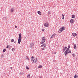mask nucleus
<instances>
[{
    "mask_svg": "<svg viewBox=\"0 0 78 78\" xmlns=\"http://www.w3.org/2000/svg\"><path fill=\"white\" fill-rule=\"evenodd\" d=\"M45 41H46L45 37H44L42 38L41 41L40 43L41 44H43L41 45V47H46V44L44 43V42H45Z\"/></svg>",
    "mask_w": 78,
    "mask_h": 78,
    "instance_id": "nucleus-1",
    "label": "nucleus"
},
{
    "mask_svg": "<svg viewBox=\"0 0 78 78\" xmlns=\"http://www.w3.org/2000/svg\"><path fill=\"white\" fill-rule=\"evenodd\" d=\"M64 30H65V27H62V28H61L59 30L58 33H61L62 31H64Z\"/></svg>",
    "mask_w": 78,
    "mask_h": 78,
    "instance_id": "nucleus-2",
    "label": "nucleus"
},
{
    "mask_svg": "<svg viewBox=\"0 0 78 78\" xmlns=\"http://www.w3.org/2000/svg\"><path fill=\"white\" fill-rule=\"evenodd\" d=\"M20 42H21V34H20L18 38V44H20Z\"/></svg>",
    "mask_w": 78,
    "mask_h": 78,
    "instance_id": "nucleus-3",
    "label": "nucleus"
},
{
    "mask_svg": "<svg viewBox=\"0 0 78 78\" xmlns=\"http://www.w3.org/2000/svg\"><path fill=\"white\" fill-rule=\"evenodd\" d=\"M34 44L33 43H31L30 44V47L31 48H34Z\"/></svg>",
    "mask_w": 78,
    "mask_h": 78,
    "instance_id": "nucleus-4",
    "label": "nucleus"
},
{
    "mask_svg": "<svg viewBox=\"0 0 78 78\" xmlns=\"http://www.w3.org/2000/svg\"><path fill=\"white\" fill-rule=\"evenodd\" d=\"M49 23H45L44 25V27H49Z\"/></svg>",
    "mask_w": 78,
    "mask_h": 78,
    "instance_id": "nucleus-5",
    "label": "nucleus"
},
{
    "mask_svg": "<svg viewBox=\"0 0 78 78\" xmlns=\"http://www.w3.org/2000/svg\"><path fill=\"white\" fill-rule=\"evenodd\" d=\"M31 61H32V63H34V59H33L34 58V57L33 56H32V57H31Z\"/></svg>",
    "mask_w": 78,
    "mask_h": 78,
    "instance_id": "nucleus-6",
    "label": "nucleus"
},
{
    "mask_svg": "<svg viewBox=\"0 0 78 78\" xmlns=\"http://www.w3.org/2000/svg\"><path fill=\"white\" fill-rule=\"evenodd\" d=\"M14 11V8H12L10 10L11 12H13Z\"/></svg>",
    "mask_w": 78,
    "mask_h": 78,
    "instance_id": "nucleus-7",
    "label": "nucleus"
},
{
    "mask_svg": "<svg viewBox=\"0 0 78 78\" xmlns=\"http://www.w3.org/2000/svg\"><path fill=\"white\" fill-rule=\"evenodd\" d=\"M65 55L66 56L67 55V54H68V51H66L64 52Z\"/></svg>",
    "mask_w": 78,
    "mask_h": 78,
    "instance_id": "nucleus-8",
    "label": "nucleus"
},
{
    "mask_svg": "<svg viewBox=\"0 0 78 78\" xmlns=\"http://www.w3.org/2000/svg\"><path fill=\"white\" fill-rule=\"evenodd\" d=\"M70 22L71 23H73L74 22V20L73 19H72L70 20Z\"/></svg>",
    "mask_w": 78,
    "mask_h": 78,
    "instance_id": "nucleus-9",
    "label": "nucleus"
},
{
    "mask_svg": "<svg viewBox=\"0 0 78 78\" xmlns=\"http://www.w3.org/2000/svg\"><path fill=\"white\" fill-rule=\"evenodd\" d=\"M72 35L73 36L75 37L76 36V35H77V34H76V33H73L72 34Z\"/></svg>",
    "mask_w": 78,
    "mask_h": 78,
    "instance_id": "nucleus-10",
    "label": "nucleus"
},
{
    "mask_svg": "<svg viewBox=\"0 0 78 78\" xmlns=\"http://www.w3.org/2000/svg\"><path fill=\"white\" fill-rule=\"evenodd\" d=\"M25 60H28V61L29 60V58H28V56H26V58H25Z\"/></svg>",
    "mask_w": 78,
    "mask_h": 78,
    "instance_id": "nucleus-11",
    "label": "nucleus"
},
{
    "mask_svg": "<svg viewBox=\"0 0 78 78\" xmlns=\"http://www.w3.org/2000/svg\"><path fill=\"white\" fill-rule=\"evenodd\" d=\"M37 13H38V14H39V15H41V14H42L41 12L40 11H38L37 12Z\"/></svg>",
    "mask_w": 78,
    "mask_h": 78,
    "instance_id": "nucleus-12",
    "label": "nucleus"
},
{
    "mask_svg": "<svg viewBox=\"0 0 78 78\" xmlns=\"http://www.w3.org/2000/svg\"><path fill=\"white\" fill-rule=\"evenodd\" d=\"M72 18L73 19H74V18H75V16L74 15H73L72 16Z\"/></svg>",
    "mask_w": 78,
    "mask_h": 78,
    "instance_id": "nucleus-13",
    "label": "nucleus"
},
{
    "mask_svg": "<svg viewBox=\"0 0 78 78\" xmlns=\"http://www.w3.org/2000/svg\"><path fill=\"white\" fill-rule=\"evenodd\" d=\"M35 61V63H36V62H37V58H36V59H34Z\"/></svg>",
    "mask_w": 78,
    "mask_h": 78,
    "instance_id": "nucleus-14",
    "label": "nucleus"
},
{
    "mask_svg": "<svg viewBox=\"0 0 78 78\" xmlns=\"http://www.w3.org/2000/svg\"><path fill=\"white\" fill-rule=\"evenodd\" d=\"M27 78H31V77L30 76V74H29L27 75Z\"/></svg>",
    "mask_w": 78,
    "mask_h": 78,
    "instance_id": "nucleus-15",
    "label": "nucleus"
},
{
    "mask_svg": "<svg viewBox=\"0 0 78 78\" xmlns=\"http://www.w3.org/2000/svg\"><path fill=\"white\" fill-rule=\"evenodd\" d=\"M74 48H76V44L74 45Z\"/></svg>",
    "mask_w": 78,
    "mask_h": 78,
    "instance_id": "nucleus-16",
    "label": "nucleus"
},
{
    "mask_svg": "<svg viewBox=\"0 0 78 78\" xmlns=\"http://www.w3.org/2000/svg\"><path fill=\"white\" fill-rule=\"evenodd\" d=\"M62 16L63 17L62 18V19H63V20L64 19V15H63V14H62Z\"/></svg>",
    "mask_w": 78,
    "mask_h": 78,
    "instance_id": "nucleus-17",
    "label": "nucleus"
},
{
    "mask_svg": "<svg viewBox=\"0 0 78 78\" xmlns=\"http://www.w3.org/2000/svg\"><path fill=\"white\" fill-rule=\"evenodd\" d=\"M8 46H9V47H10V46H9V45H7V47H6V48H8Z\"/></svg>",
    "mask_w": 78,
    "mask_h": 78,
    "instance_id": "nucleus-18",
    "label": "nucleus"
},
{
    "mask_svg": "<svg viewBox=\"0 0 78 78\" xmlns=\"http://www.w3.org/2000/svg\"><path fill=\"white\" fill-rule=\"evenodd\" d=\"M38 69H39L40 68H42V66L40 65L39 66H38Z\"/></svg>",
    "mask_w": 78,
    "mask_h": 78,
    "instance_id": "nucleus-19",
    "label": "nucleus"
},
{
    "mask_svg": "<svg viewBox=\"0 0 78 78\" xmlns=\"http://www.w3.org/2000/svg\"><path fill=\"white\" fill-rule=\"evenodd\" d=\"M14 50H15V49H14V48H12V51H14Z\"/></svg>",
    "mask_w": 78,
    "mask_h": 78,
    "instance_id": "nucleus-20",
    "label": "nucleus"
},
{
    "mask_svg": "<svg viewBox=\"0 0 78 78\" xmlns=\"http://www.w3.org/2000/svg\"><path fill=\"white\" fill-rule=\"evenodd\" d=\"M68 53H71V51H68Z\"/></svg>",
    "mask_w": 78,
    "mask_h": 78,
    "instance_id": "nucleus-21",
    "label": "nucleus"
},
{
    "mask_svg": "<svg viewBox=\"0 0 78 78\" xmlns=\"http://www.w3.org/2000/svg\"><path fill=\"white\" fill-rule=\"evenodd\" d=\"M67 46L65 47V48H64V49L66 50H67Z\"/></svg>",
    "mask_w": 78,
    "mask_h": 78,
    "instance_id": "nucleus-22",
    "label": "nucleus"
},
{
    "mask_svg": "<svg viewBox=\"0 0 78 78\" xmlns=\"http://www.w3.org/2000/svg\"><path fill=\"white\" fill-rule=\"evenodd\" d=\"M26 69H27V70H28V69H29V68H28V67L27 66H26Z\"/></svg>",
    "mask_w": 78,
    "mask_h": 78,
    "instance_id": "nucleus-23",
    "label": "nucleus"
},
{
    "mask_svg": "<svg viewBox=\"0 0 78 78\" xmlns=\"http://www.w3.org/2000/svg\"><path fill=\"white\" fill-rule=\"evenodd\" d=\"M14 40L13 39H12L11 40V42H14Z\"/></svg>",
    "mask_w": 78,
    "mask_h": 78,
    "instance_id": "nucleus-24",
    "label": "nucleus"
},
{
    "mask_svg": "<svg viewBox=\"0 0 78 78\" xmlns=\"http://www.w3.org/2000/svg\"><path fill=\"white\" fill-rule=\"evenodd\" d=\"M55 35H56V34H53L52 36H53V37H55Z\"/></svg>",
    "mask_w": 78,
    "mask_h": 78,
    "instance_id": "nucleus-25",
    "label": "nucleus"
},
{
    "mask_svg": "<svg viewBox=\"0 0 78 78\" xmlns=\"http://www.w3.org/2000/svg\"><path fill=\"white\" fill-rule=\"evenodd\" d=\"M70 44H68V48H70Z\"/></svg>",
    "mask_w": 78,
    "mask_h": 78,
    "instance_id": "nucleus-26",
    "label": "nucleus"
},
{
    "mask_svg": "<svg viewBox=\"0 0 78 78\" xmlns=\"http://www.w3.org/2000/svg\"><path fill=\"white\" fill-rule=\"evenodd\" d=\"M45 47H44L42 49V50H45Z\"/></svg>",
    "mask_w": 78,
    "mask_h": 78,
    "instance_id": "nucleus-27",
    "label": "nucleus"
},
{
    "mask_svg": "<svg viewBox=\"0 0 78 78\" xmlns=\"http://www.w3.org/2000/svg\"><path fill=\"white\" fill-rule=\"evenodd\" d=\"M69 48H67V50L66 51H69Z\"/></svg>",
    "mask_w": 78,
    "mask_h": 78,
    "instance_id": "nucleus-28",
    "label": "nucleus"
},
{
    "mask_svg": "<svg viewBox=\"0 0 78 78\" xmlns=\"http://www.w3.org/2000/svg\"><path fill=\"white\" fill-rule=\"evenodd\" d=\"M4 56L3 55H1V58H3Z\"/></svg>",
    "mask_w": 78,
    "mask_h": 78,
    "instance_id": "nucleus-29",
    "label": "nucleus"
},
{
    "mask_svg": "<svg viewBox=\"0 0 78 78\" xmlns=\"http://www.w3.org/2000/svg\"><path fill=\"white\" fill-rule=\"evenodd\" d=\"M6 51V49H4L3 50V52H5Z\"/></svg>",
    "mask_w": 78,
    "mask_h": 78,
    "instance_id": "nucleus-30",
    "label": "nucleus"
},
{
    "mask_svg": "<svg viewBox=\"0 0 78 78\" xmlns=\"http://www.w3.org/2000/svg\"><path fill=\"white\" fill-rule=\"evenodd\" d=\"M48 14L49 15H50V11H49L48 12Z\"/></svg>",
    "mask_w": 78,
    "mask_h": 78,
    "instance_id": "nucleus-31",
    "label": "nucleus"
},
{
    "mask_svg": "<svg viewBox=\"0 0 78 78\" xmlns=\"http://www.w3.org/2000/svg\"><path fill=\"white\" fill-rule=\"evenodd\" d=\"M53 36L52 35V36H51V38H53Z\"/></svg>",
    "mask_w": 78,
    "mask_h": 78,
    "instance_id": "nucleus-32",
    "label": "nucleus"
},
{
    "mask_svg": "<svg viewBox=\"0 0 78 78\" xmlns=\"http://www.w3.org/2000/svg\"><path fill=\"white\" fill-rule=\"evenodd\" d=\"M65 50H66L64 49H63V52H64V51H65Z\"/></svg>",
    "mask_w": 78,
    "mask_h": 78,
    "instance_id": "nucleus-33",
    "label": "nucleus"
},
{
    "mask_svg": "<svg viewBox=\"0 0 78 78\" xmlns=\"http://www.w3.org/2000/svg\"><path fill=\"white\" fill-rule=\"evenodd\" d=\"M72 55L73 57L74 56H75V55L74 54H73Z\"/></svg>",
    "mask_w": 78,
    "mask_h": 78,
    "instance_id": "nucleus-34",
    "label": "nucleus"
},
{
    "mask_svg": "<svg viewBox=\"0 0 78 78\" xmlns=\"http://www.w3.org/2000/svg\"><path fill=\"white\" fill-rule=\"evenodd\" d=\"M15 28H17V26H15Z\"/></svg>",
    "mask_w": 78,
    "mask_h": 78,
    "instance_id": "nucleus-35",
    "label": "nucleus"
},
{
    "mask_svg": "<svg viewBox=\"0 0 78 78\" xmlns=\"http://www.w3.org/2000/svg\"><path fill=\"white\" fill-rule=\"evenodd\" d=\"M20 74V75H23L22 73H21Z\"/></svg>",
    "mask_w": 78,
    "mask_h": 78,
    "instance_id": "nucleus-36",
    "label": "nucleus"
},
{
    "mask_svg": "<svg viewBox=\"0 0 78 78\" xmlns=\"http://www.w3.org/2000/svg\"><path fill=\"white\" fill-rule=\"evenodd\" d=\"M44 29H43L42 30V31H44Z\"/></svg>",
    "mask_w": 78,
    "mask_h": 78,
    "instance_id": "nucleus-37",
    "label": "nucleus"
},
{
    "mask_svg": "<svg viewBox=\"0 0 78 78\" xmlns=\"http://www.w3.org/2000/svg\"><path fill=\"white\" fill-rule=\"evenodd\" d=\"M22 74H24L25 73L24 72H23V73H22Z\"/></svg>",
    "mask_w": 78,
    "mask_h": 78,
    "instance_id": "nucleus-38",
    "label": "nucleus"
},
{
    "mask_svg": "<svg viewBox=\"0 0 78 78\" xmlns=\"http://www.w3.org/2000/svg\"><path fill=\"white\" fill-rule=\"evenodd\" d=\"M14 43H15V44H16V41H14Z\"/></svg>",
    "mask_w": 78,
    "mask_h": 78,
    "instance_id": "nucleus-39",
    "label": "nucleus"
},
{
    "mask_svg": "<svg viewBox=\"0 0 78 78\" xmlns=\"http://www.w3.org/2000/svg\"><path fill=\"white\" fill-rule=\"evenodd\" d=\"M10 69H12V67H11Z\"/></svg>",
    "mask_w": 78,
    "mask_h": 78,
    "instance_id": "nucleus-40",
    "label": "nucleus"
},
{
    "mask_svg": "<svg viewBox=\"0 0 78 78\" xmlns=\"http://www.w3.org/2000/svg\"><path fill=\"white\" fill-rule=\"evenodd\" d=\"M56 52H55L54 53V54H56Z\"/></svg>",
    "mask_w": 78,
    "mask_h": 78,
    "instance_id": "nucleus-41",
    "label": "nucleus"
},
{
    "mask_svg": "<svg viewBox=\"0 0 78 78\" xmlns=\"http://www.w3.org/2000/svg\"><path fill=\"white\" fill-rule=\"evenodd\" d=\"M40 78H42V77H40Z\"/></svg>",
    "mask_w": 78,
    "mask_h": 78,
    "instance_id": "nucleus-42",
    "label": "nucleus"
}]
</instances>
